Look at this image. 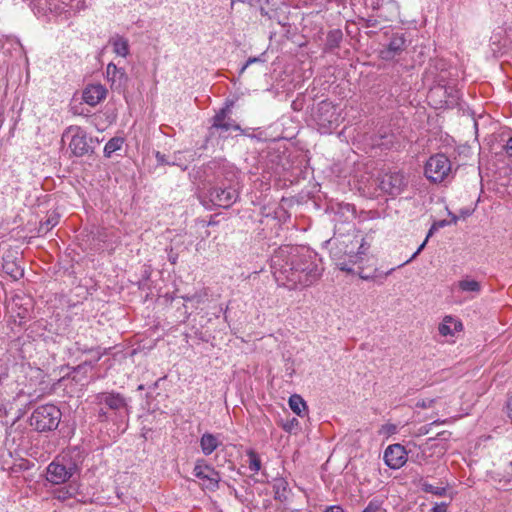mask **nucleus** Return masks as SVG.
Wrapping results in <instances>:
<instances>
[{"label":"nucleus","mask_w":512,"mask_h":512,"mask_svg":"<svg viewBox=\"0 0 512 512\" xmlns=\"http://www.w3.org/2000/svg\"><path fill=\"white\" fill-rule=\"evenodd\" d=\"M43 376V371L32 367L30 363L21 361L12 364L5 372L0 373V384L14 382L19 388L18 394H24L25 388L34 386Z\"/></svg>","instance_id":"20e7f679"},{"label":"nucleus","mask_w":512,"mask_h":512,"mask_svg":"<svg viewBox=\"0 0 512 512\" xmlns=\"http://www.w3.org/2000/svg\"><path fill=\"white\" fill-rule=\"evenodd\" d=\"M408 185V179L401 171L383 174L379 179V188L390 196L400 195Z\"/></svg>","instance_id":"9b49d317"},{"label":"nucleus","mask_w":512,"mask_h":512,"mask_svg":"<svg viewBox=\"0 0 512 512\" xmlns=\"http://www.w3.org/2000/svg\"><path fill=\"white\" fill-rule=\"evenodd\" d=\"M438 228L437 226L433 223L432 226L430 227L427 235H426V241H428V239L435 233V231H437Z\"/></svg>","instance_id":"3c124183"},{"label":"nucleus","mask_w":512,"mask_h":512,"mask_svg":"<svg viewBox=\"0 0 512 512\" xmlns=\"http://www.w3.org/2000/svg\"><path fill=\"white\" fill-rule=\"evenodd\" d=\"M60 216L55 211L49 213L45 220H41L38 227V233L47 234L53 227L59 223Z\"/></svg>","instance_id":"5701e85b"},{"label":"nucleus","mask_w":512,"mask_h":512,"mask_svg":"<svg viewBox=\"0 0 512 512\" xmlns=\"http://www.w3.org/2000/svg\"><path fill=\"white\" fill-rule=\"evenodd\" d=\"M88 365L87 362H85L83 365H78L74 372L79 373L82 369H84ZM89 365L92 366V363L89 362Z\"/></svg>","instance_id":"4d7b16f0"},{"label":"nucleus","mask_w":512,"mask_h":512,"mask_svg":"<svg viewBox=\"0 0 512 512\" xmlns=\"http://www.w3.org/2000/svg\"><path fill=\"white\" fill-rule=\"evenodd\" d=\"M500 184L506 187L508 194L512 193V170H510L507 182H501Z\"/></svg>","instance_id":"79ce46f5"},{"label":"nucleus","mask_w":512,"mask_h":512,"mask_svg":"<svg viewBox=\"0 0 512 512\" xmlns=\"http://www.w3.org/2000/svg\"><path fill=\"white\" fill-rule=\"evenodd\" d=\"M369 249V244H367L364 238L359 237V244L356 246V253L358 256V262L362 260V256L366 254Z\"/></svg>","instance_id":"2f4dec72"},{"label":"nucleus","mask_w":512,"mask_h":512,"mask_svg":"<svg viewBox=\"0 0 512 512\" xmlns=\"http://www.w3.org/2000/svg\"><path fill=\"white\" fill-rule=\"evenodd\" d=\"M458 221V217L456 215H452V220H451V223H454L456 224Z\"/></svg>","instance_id":"052dcab7"},{"label":"nucleus","mask_w":512,"mask_h":512,"mask_svg":"<svg viewBox=\"0 0 512 512\" xmlns=\"http://www.w3.org/2000/svg\"><path fill=\"white\" fill-rule=\"evenodd\" d=\"M143 389H144V386L143 385H139L138 390H143Z\"/></svg>","instance_id":"0e129e2a"},{"label":"nucleus","mask_w":512,"mask_h":512,"mask_svg":"<svg viewBox=\"0 0 512 512\" xmlns=\"http://www.w3.org/2000/svg\"><path fill=\"white\" fill-rule=\"evenodd\" d=\"M451 171V163L448 157L438 153L432 155L425 164V176L434 183L442 182Z\"/></svg>","instance_id":"1a4fd4ad"},{"label":"nucleus","mask_w":512,"mask_h":512,"mask_svg":"<svg viewBox=\"0 0 512 512\" xmlns=\"http://www.w3.org/2000/svg\"><path fill=\"white\" fill-rule=\"evenodd\" d=\"M168 260L171 264H176L178 260V254L175 253L172 249L168 253Z\"/></svg>","instance_id":"a18cd8bd"},{"label":"nucleus","mask_w":512,"mask_h":512,"mask_svg":"<svg viewBox=\"0 0 512 512\" xmlns=\"http://www.w3.org/2000/svg\"><path fill=\"white\" fill-rule=\"evenodd\" d=\"M68 136L71 137L69 148L74 156L82 157L89 152H93V149L88 144L87 133L80 126H69L65 130L63 138Z\"/></svg>","instance_id":"9d476101"},{"label":"nucleus","mask_w":512,"mask_h":512,"mask_svg":"<svg viewBox=\"0 0 512 512\" xmlns=\"http://www.w3.org/2000/svg\"><path fill=\"white\" fill-rule=\"evenodd\" d=\"M180 156H181V152L175 153L173 156V159L169 161L170 162L169 166H179L183 170H186L187 169L186 166L182 167Z\"/></svg>","instance_id":"4c0bfd02"},{"label":"nucleus","mask_w":512,"mask_h":512,"mask_svg":"<svg viewBox=\"0 0 512 512\" xmlns=\"http://www.w3.org/2000/svg\"><path fill=\"white\" fill-rule=\"evenodd\" d=\"M343 40V33L340 29H333L327 33L324 51L332 52L340 47Z\"/></svg>","instance_id":"4be33fe9"},{"label":"nucleus","mask_w":512,"mask_h":512,"mask_svg":"<svg viewBox=\"0 0 512 512\" xmlns=\"http://www.w3.org/2000/svg\"><path fill=\"white\" fill-rule=\"evenodd\" d=\"M78 471V465L69 455L56 457L46 468V479L54 485L69 481Z\"/></svg>","instance_id":"423d86ee"},{"label":"nucleus","mask_w":512,"mask_h":512,"mask_svg":"<svg viewBox=\"0 0 512 512\" xmlns=\"http://www.w3.org/2000/svg\"><path fill=\"white\" fill-rule=\"evenodd\" d=\"M439 91H442L447 94V100L445 101L447 106H452L457 103L459 99V91L453 87H440Z\"/></svg>","instance_id":"cd10ccee"},{"label":"nucleus","mask_w":512,"mask_h":512,"mask_svg":"<svg viewBox=\"0 0 512 512\" xmlns=\"http://www.w3.org/2000/svg\"><path fill=\"white\" fill-rule=\"evenodd\" d=\"M274 499L280 502H286L289 498L290 489L288 482L284 478H276L273 481Z\"/></svg>","instance_id":"aec40b11"},{"label":"nucleus","mask_w":512,"mask_h":512,"mask_svg":"<svg viewBox=\"0 0 512 512\" xmlns=\"http://www.w3.org/2000/svg\"><path fill=\"white\" fill-rule=\"evenodd\" d=\"M193 474L200 480V484L204 489L213 492L219 488L220 473L211 465L206 464L204 460L197 461Z\"/></svg>","instance_id":"f8f14e48"},{"label":"nucleus","mask_w":512,"mask_h":512,"mask_svg":"<svg viewBox=\"0 0 512 512\" xmlns=\"http://www.w3.org/2000/svg\"><path fill=\"white\" fill-rule=\"evenodd\" d=\"M261 59L259 57H250L246 63L244 64V66L241 68L240 70V73H243L245 71V69L251 65L252 63H256V62H260Z\"/></svg>","instance_id":"c03bdc74"},{"label":"nucleus","mask_w":512,"mask_h":512,"mask_svg":"<svg viewBox=\"0 0 512 512\" xmlns=\"http://www.w3.org/2000/svg\"><path fill=\"white\" fill-rule=\"evenodd\" d=\"M198 296L196 294L194 295H185V296H182L183 300L185 301H193L194 299H196Z\"/></svg>","instance_id":"6e6d98bb"},{"label":"nucleus","mask_w":512,"mask_h":512,"mask_svg":"<svg viewBox=\"0 0 512 512\" xmlns=\"http://www.w3.org/2000/svg\"><path fill=\"white\" fill-rule=\"evenodd\" d=\"M12 470H13V471H18V469L16 468V466L12 467Z\"/></svg>","instance_id":"69168bd1"},{"label":"nucleus","mask_w":512,"mask_h":512,"mask_svg":"<svg viewBox=\"0 0 512 512\" xmlns=\"http://www.w3.org/2000/svg\"><path fill=\"white\" fill-rule=\"evenodd\" d=\"M221 442L218 436L206 432L200 438L201 451L205 456L211 455L219 446Z\"/></svg>","instance_id":"a211bd4d"},{"label":"nucleus","mask_w":512,"mask_h":512,"mask_svg":"<svg viewBox=\"0 0 512 512\" xmlns=\"http://www.w3.org/2000/svg\"><path fill=\"white\" fill-rule=\"evenodd\" d=\"M461 329L462 323L454 320L451 316H445L438 326V331L442 336L453 335V330L460 331Z\"/></svg>","instance_id":"412c9836"},{"label":"nucleus","mask_w":512,"mask_h":512,"mask_svg":"<svg viewBox=\"0 0 512 512\" xmlns=\"http://www.w3.org/2000/svg\"><path fill=\"white\" fill-rule=\"evenodd\" d=\"M124 138L122 137H113L111 138L104 146V156L106 158H110L112 154L118 150H120L123 146Z\"/></svg>","instance_id":"a878e982"},{"label":"nucleus","mask_w":512,"mask_h":512,"mask_svg":"<svg viewBox=\"0 0 512 512\" xmlns=\"http://www.w3.org/2000/svg\"><path fill=\"white\" fill-rule=\"evenodd\" d=\"M270 266L276 282L288 289L312 286L324 271L316 252L297 245H282L276 249Z\"/></svg>","instance_id":"f257e3e1"},{"label":"nucleus","mask_w":512,"mask_h":512,"mask_svg":"<svg viewBox=\"0 0 512 512\" xmlns=\"http://www.w3.org/2000/svg\"><path fill=\"white\" fill-rule=\"evenodd\" d=\"M299 421L296 418H292L282 425V428L286 432H292L296 427H298Z\"/></svg>","instance_id":"c9c22d12"},{"label":"nucleus","mask_w":512,"mask_h":512,"mask_svg":"<svg viewBox=\"0 0 512 512\" xmlns=\"http://www.w3.org/2000/svg\"><path fill=\"white\" fill-rule=\"evenodd\" d=\"M438 424V421H434L426 426H423L420 428V431H423V433H428L433 425Z\"/></svg>","instance_id":"603ef678"},{"label":"nucleus","mask_w":512,"mask_h":512,"mask_svg":"<svg viewBox=\"0 0 512 512\" xmlns=\"http://www.w3.org/2000/svg\"><path fill=\"white\" fill-rule=\"evenodd\" d=\"M155 158L158 165H169L170 160L166 157L165 154L161 153L160 151L155 152Z\"/></svg>","instance_id":"e433bc0d"},{"label":"nucleus","mask_w":512,"mask_h":512,"mask_svg":"<svg viewBox=\"0 0 512 512\" xmlns=\"http://www.w3.org/2000/svg\"><path fill=\"white\" fill-rule=\"evenodd\" d=\"M160 380H161V379H159L158 381H156V382L154 383V385H153V386H154V387H158V383H159V381H160Z\"/></svg>","instance_id":"e2e57ef3"},{"label":"nucleus","mask_w":512,"mask_h":512,"mask_svg":"<svg viewBox=\"0 0 512 512\" xmlns=\"http://www.w3.org/2000/svg\"><path fill=\"white\" fill-rule=\"evenodd\" d=\"M406 47V40L402 35L395 34L391 37L387 47L381 51L383 59L389 60L399 55Z\"/></svg>","instance_id":"dca6fc26"},{"label":"nucleus","mask_w":512,"mask_h":512,"mask_svg":"<svg viewBox=\"0 0 512 512\" xmlns=\"http://www.w3.org/2000/svg\"><path fill=\"white\" fill-rule=\"evenodd\" d=\"M427 241L426 239L423 241V243L421 245H419L418 249L416 250V252L410 257V259H408L405 263L399 265V267L409 263L410 261H412L413 259H415L417 257V255L424 249L425 245H426Z\"/></svg>","instance_id":"a19ab883"},{"label":"nucleus","mask_w":512,"mask_h":512,"mask_svg":"<svg viewBox=\"0 0 512 512\" xmlns=\"http://www.w3.org/2000/svg\"><path fill=\"white\" fill-rule=\"evenodd\" d=\"M93 403L97 406L104 405L108 410H111L117 416H128L130 413V406L127 398L119 392L106 391L94 395Z\"/></svg>","instance_id":"0eeeda50"},{"label":"nucleus","mask_w":512,"mask_h":512,"mask_svg":"<svg viewBox=\"0 0 512 512\" xmlns=\"http://www.w3.org/2000/svg\"><path fill=\"white\" fill-rule=\"evenodd\" d=\"M111 45L115 54L126 57L129 54L128 40L122 36H116L111 39Z\"/></svg>","instance_id":"b1692460"},{"label":"nucleus","mask_w":512,"mask_h":512,"mask_svg":"<svg viewBox=\"0 0 512 512\" xmlns=\"http://www.w3.org/2000/svg\"><path fill=\"white\" fill-rule=\"evenodd\" d=\"M247 456L249 458V469L257 473L261 469V459L259 455L254 450H249Z\"/></svg>","instance_id":"7c9ffc66"},{"label":"nucleus","mask_w":512,"mask_h":512,"mask_svg":"<svg viewBox=\"0 0 512 512\" xmlns=\"http://www.w3.org/2000/svg\"><path fill=\"white\" fill-rule=\"evenodd\" d=\"M507 415L512 420V395L507 400Z\"/></svg>","instance_id":"49530a36"},{"label":"nucleus","mask_w":512,"mask_h":512,"mask_svg":"<svg viewBox=\"0 0 512 512\" xmlns=\"http://www.w3.org/2000/svg\"><path fill=\"white\" fill-rule=\"evenodd\" d=\"M381 510V502L376 499H372L368 505L365 507L363 512H380Z\"/></svg>","instance_id":"72a5a7b5"},{"label":"nucleus","mask_w":512,"mask_h":512,"mask_svg":"<svg viewBox=\"0 0 512 512\" xmlns=\"http://www.w3.org/2000/svg\"><path fill=\"white\" fill-rule=\"evenodd\" d=\"M2 261L3 271L13 280H19L24 276L23 268L15 260L11 259L10 256H4Z\"/></svg>","instance_id":"6ab92c4d"},{"label":"nucleus","mask_w":512,"mask_h":512,"mask_svg":"<svg viewBox=\"0 0 512 512\" xmlns=\"http://www.w3.org/2000/svg\"><path fill=\"white\" fill-rule=\"evenodd\" d=\"M331 245L330 254L333 259L339 261L337 265L340 270L352 272L353 269L350 265L358 263V256L356 253V246L359 244V236L357 234L348 232L334 237L327 242Z\"/></svg>","instance_id":"7ed1b4c3"},{"label":"nucleus","mask_w":512,"mask_h":512,"mask_svg":"<svg viewBox=\"0 0 512 512\" xmlns=\"http://www.w3.org/2000/svg\"><path fill=\"white\" fill-rule=\"evenodd\" d=\"M510 466H511V468H512V462H510Z\"/></svg>","instance_id":"338daca9"},{"label":"nucleus","mask_w":512,"mask_h":512,"mask_svg":"<svg viewBox=\"0 0 512 512\" xmlns=\"http://www.w3.org/2000/svg\"><path fill=\"white\" fill-rule=\"evenodd\" d=\"M230 114V106H225L221 108L212 118V126L210 129H217L223 131L233 129L236 131H240L241 133H244V130L230 117Z\"/></svg>","instance_id":"4468645a"},{"label":"nucleus","mask_w":512,"mask_h":512,"mask_svg":"<svg viewBox=\"0 0 512 512\" xmlns=\"http://www.w3.org/2000/svg\"><path fill=\"white\" fill-rule=\"evenodd\" d=\"M288 402L291 410L294 413H296L298 416H303V411L307 409V405L300 395H291Z\"/></svg>","instance_id":"bb28decb"},{"label":"nucleus","mask_w":512,"mask_h":512,"mask_svg":"<svg viewBox=\"0 0 512 512\" xmlns=\"http://www.w3.org/2000/svg\"><path fill=\"white\" fill-rule=\"evenodd\" d=\"M448 506L449 503L446 502L436 503L432 507L431 512H447Z\"/></svg>","instance_id":"ea45409f"},{"label":"nucleus","mask_w":512,"mask_h":512,"mask_svg":"<svg viewBox=\"0 0 512 512\" xmlns=\"http://www.w3.org/2000/svg\"><path fill=\"white\" fill-rule=\"evenodd\" d=\"M451 437V432L449 431H442L437 434L435 438H429V441L433 440H440V441H448Z\"/></svg>","instance_id":"58836bf2"},{"label":"nucleus","mask_w":512,"mask_h":512,"mask_svg":"<svg viewBox=\"0 0 512 512\" xmlns=\"http://www.w3.org/2000/svg\"><path fill=\"white\" fill-rule=\"evenodd\" d=\"M505 151L508 156L512 157V137H510L505 145Z\"/></svg>","instance_id":"de8ad7c7"},{"label":"nucleus","mask_w":512,"mask_h":512,"mask_svg":"<svg viewBox=\"0 0 512 512\" xmlns=\"http://www.w3.org/2000/svg\"><path fill=\"white\" fill-rule=\"evenodd\" d=\"M323 512H345V510L340 505H330L327 506Z\"/></svg>","instance_id":"37998d69"},{"label":"nucleus","mask_w":512,"mask_h":512,"mask_svg":"<svg viewBox=\"0 0 512 512\" xmlns=\"http://www.w3.org/2000/svg\"><path fill=\"white\" fill-rule=\"evenodd\" d=\"M383 459L390 469L397 470L406 464L407 451L401 444H392L385 449Z\"/></svg>","instance_id":"ddd939ff"},{"label":"nucleus","mask_w":512,"mask_h":512,"mask_svg":"<svg viewBox=\"0 0 512 512\" xmlns=\"http://www.w3.org/2000/svg\"><path fill=\"white\" fill-rule=\"evenodd\" d=\"M383 429H386L387 431H384L386 434H394L396 432V426L393 424L385 425L383 426Z\"/></svg>","instance_id":"09e8293b"},{"label":"nucleus","mask_w":512,"mask_h":512,"mask_svg":"<svg viewBox=\"0 0 512 512\" xmlns=\"http://www.w3.org/2000/svg\"><path fill=\"white\" fill-rule=\"evenodd\" d=\"M461 214H462V216H464V217H465V216H469V215H470V211H469V210H462V211H461Z\"/></svg>","instance_id":"13d9d810"},{"label":"nucleus","mask_w":512,"mask_h":512,"mask_svg":"<svg viewBox=\"0 0 512 512\" xmlns=\"http://www.w3.org/2000/svg\"><path fill=\"white\" fill-rule=\"evenodd\" d=\"M421 490L426 493H431L436 496H445L447 494L446 487H436L428 482L421 483Z\"/></svg>","instance_id":"c85d7f7f"},{"label":"nucleus","mask_w":512,"mask_h":512,"mask_svg":"<svg viewBox=\"0 0 512 512\" xmlns=\"http://www.w3.org/2000/svg\"><path fill=\"white\" fill-rule=\"evenodd\" d=\"M434 224L439 229V228L446 226L448 224V222L446 220H440V221L434 222Z\"/></svg>","instance_id":"5fc2aeb1"},{"label":"nucleus","mask_w":512,"mask_h":512,"mask_svg":"<svg viewBox=\"0 0 512 512\" xmlns=\"http://www.w3.org/2000/svg\"><path fill=\"white\" fill-rule=\"evenodd\" d=\"M106 74L108 81L111 82V86L120 87L127 82V75L123 68H118L114 63H109L106 68Z\"/></svg>","instance_id":"f3484780"},{"label":"nucleus","mask_w":512,"mask_h":512,"mask_svg":"<svg viewBox=\"0 0 512 512\" xmlns=\"http://www.w3.org/2000/svg\"><path fill=\"white\" fill-rule=\"evenodd\" d=\"M212 164L217 167L216 179L219 181L208 189L205 198L208 197L214 206L228 209L239 199L238 183L233 179L235 174L215 162Z\"/></svg>","instance_id":"f03ea898"},{"label":"nucleus","mask_w":512,"mask_h":512,"mask_svg":"<svg viewBox=\"0 0 512 512\" xmlns=\"http://www.w3.org/2000/svg\"><path fill=\"white\" fill-rule=\"evenodd\" d=\"M62 418L61 410L54 404L37 406L30 418V426L37 432L44 433L58 428Z\"/></svg>","instance_id":"39448f33"},{"label":"nucleus","mask_w":512,"mask_h":512,"mask_svg":"<svg viewBox=\"0 0 512 512\" xmlns=\"http://www.w3.org/2000/svg\"><path fill=\"white\" fill-rule=\"evenodd\" d=\"M458 288L462 292H470L478 295L481 292V284L479 281L469 278H464L458 282Z\"/></svg>","instance_id":"393cba45"},{"label":"nucleus","mask_w":512,"mask_h":512,"mask_svg":"<svg viewBox=\"0 0 512 512\" xmlns=\"http://www.w3.org/2000/svg\"><path fill=\"white\" fill-rule=\"evenodd\" d=\"M364 22H365L364 26L366 28L375 27L377 25V20L376 19H372V18L366 19V20H364Z\"/></svg>","instance_id":"8fccbe9b"},{"label":"nucleus","mask_w":512,"mask_h":512,"mask_svg":"<svg viewBox=\"0 0 512 512\" xmlns=\"http://www.w3.org/2000/svg\"><path fill=\"white\" fill-rule=\"evenodd\" d=\"M107 96V89L102 84H89L83 90L82 98L90 106H96Z\"/></svg>","instance_id":"2eb2a0df"},{"label":"nucleus","mask_w":512,"mask_h":512,"mask_svg":"<svg viewBox=\"0 0 512 512\" xmlns=\"http://www.w3.org/2000/svg\"><path fill=\"white\" fill-rule=\"evenodd\" d=\"M102 357V353L97 352L94 362H98Z\"/></svg>","instance_id":"bf43d9fd"},{"label":"nucleus","mask_w":512,"mask_h":512,"mask_svg":"<svg viewBox=\"0 0 512 512\" xmlns=\"http://www.w3.org/2000/svg\"><path fill=\"white\" fill-rule=\"evenodd\" d=\"M19 470H28L30 468L29 461H24L23 463L18 465Z\"/></svg>","instance_id":"864d4df0"},{"label":"nucleus","mask_w":512,"mask_h":512,"mask_svg":"<svg viewBox=\"0 0 512 512\" xmlns=\"http://www.w3.org/2000/svg\"><path fill=\"white\" fill-rule=\"evenodd\" d=\"M75 489L69 488H58L53 491V497L59 501H66L74 496Z\"/></svg>","instance_id":"c756f323"},{"label":"nucleus","mask_w":512,"mask_h":512,"mask_svg":"<svg viewBox=\"0 0 512 512\" xmlns=\"http://www.w3.org/2000/svg\"><path fill=\"white\" fill-rule=\"evenodd\" d=\"M71 350L74 352L91 353L94 351V348L82 345L79 341H77L74 343Z\"/></svg>","instance_id":"f704fd0d"},{"label":"nucleus","mask_w":512,"mask_h":512,"mask_svg":"<svg viewBox=\"0 0 512 512\" xmlns=\"http://www.w3.org/2000/svg\"><path fill=\"white\" fill-rule=\"evenodd\" d=\"M340 114L337 108L330 102L322 101L317 105L314 119L322 133H329L339 123Z\"/></svg>","instance_id":"6e6552de"},{"label":"nucleus","mask_w":512,"mask_h":512,"mask_svg":"<svg viewBox=\"0 0 512 512\" xmlns=\"http://www.w3.org/2000/svg\"><path fill=\"white\" fill-rule=\"evenodd\" d=\"M97 419L99 422H107L111 419L108 409L104 406H98Z\"/></svg>","instance_id":"473e14b6"},{"label":"nucleus","mask_w":512,"mask_h":512,"mask_svg":"<svg viewBox=\"0 0 512 512\" xmlns=\"http://www.w3.org/2000/svg\"><path fill=\"white\" fill-rule=\"evenodd\" d=\"M395 270V268H391L388 272H387V275L392 273L393 271Z\"/></svg>","instance_id":"680f3d73"}]
</instances>
